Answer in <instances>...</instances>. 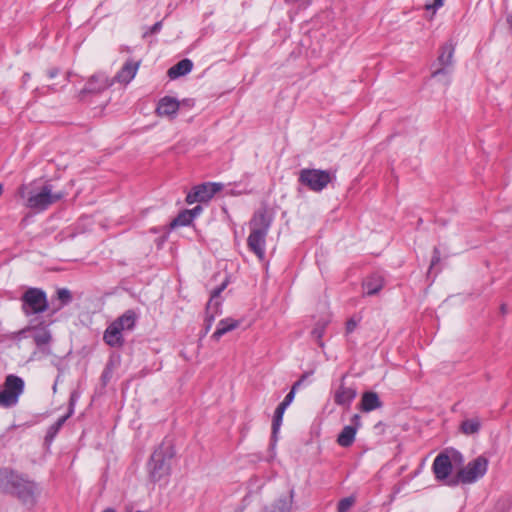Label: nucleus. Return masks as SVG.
<instances>
[{
	"label": "nucleus",
	"instance_id": "obj_25",
	"mask_svg": "<svg viewBox=\"0 0 512 512\" xmlns=\"http://www.w3.org/2000/svg\"><path fill=\"white\" fill-rule=\"evenodd\" d=\"M381 406L379 397L374 392H366L361 399V409L365 412H370Z\"/></svg>",
	"mask_w": 512,
	"mask_h": 512
},
{
	"label": "nucleus",
	"instance_id": "obj_40",
	"mask_svg": "<svg viewBox=\"0 0 512 512\" xmlns=\"http://www.w3.org/2000/svg\"><path fill=\"white\" fill-rule=\"evenodd\" d=\"M103 512H116V511L109 508V509L104 510Z\"/></svg>",
	"mask_w": 512,
	"mask_h": 512
},
{
	"label": "nucleus",
	"instance_id": "obj_27",
	"mask_svg": "<svg viewBox=\"0 0 512 512\" xmlns=\"http://www.w3.org/2000/svg\"><path fill=\"white\" fill-rule=\"evenodd\" d=\"M291 502L287 499H280L265 512H290Z\"/></svg>",
	"mask_w": 512,
	"mask_h": 512
},
{
	"label": "nucleus",
	"instance_id": "obj_1",
	"mask_svg": "<svg viewBox=\"0 0 512 512\" xmlns=\"http://www.w3.org/2000/svg\"><path fill=\"white\" fill-rule=\"evenodd\" d=\"M271 223L272 216L265 210L257 211L250 221L248 247L260 260L265 257L266 236Z\"/></svg>",
	"mask_w": 512,
	"mask_h": 512
},
{
	"label": "nucleus",
	"instance_id": "obj_31",
	"mask_svg": "<svg viewBox=\"0 0 512 512\" xmlns=\"http://www.w3.org/2000/svg\"><path fill=\"white\" fill-rule=\"evenodd\" d=\"M58 299L61 301V305H65L71 301L70 291L67 289H60L57 292Z\"/></svg>",
	"mask_w": 512,
	"mask_h": 512
},
{
	"label": "nucleus",
	"instance_id": "obj_2",
	"mask_svg": "<svg viewBox=\"0 0 512 512\" xmlns=\"http://www.w3.org/2000/svg\"><path fill=\"white\" fill-rule=\"evenodd\" d=\"M137 321V314L127 310L115 319L105 330L103 339L111 347H119L124 343L123 333L132 331Z\"/></svg>",
	"mask_w": 512,
	"mask_h": 512
},
{
	"label": "nucleus",
	"instance_id": "obj_5",
	"mask_svg": "<svg viewBox=\"0 0 512 512\" xmlns=\"http://www.w3.org/2000/svg\"><path fill=\"white\" fill-rule=\"evenodd\" d=\"M457 461H462V455L457 451H451L450 453H440L439 455H437L432 465L435 478L439 481L444 482V484L448 486L457 485L458 477H449L452 472V463Z\"/></svg>",
	"mask_w": 512,
	"mask_h": 512
},
{
	"label": "nucleus",
	"instance_id": "obj_24",
	"mask_svg": "<svg viewBox=\"0 0 512 512\" xmlns=\"http://www.w3.org/2000/svg\"><path fill=\"white\" fill-rule=\"evenodd\" d=\"M239 326V321L234 320L232 318H226L222 319L215 330V332L212 335V338L216 341H218L224 334H226L229 331L234 330Z\"/></svg>",
	"mask_w": 512,
	"mask_h": 512
},
{
	"label": "nucleus",
	"instance_id": "obj_13",
	"mask_svg": "<svg viewBox=\"0 0 512 512\" xmlns=\"http://www.w3.org/2000/svg\"><path fill=\"white\" fill-rule=\"evenodd\" d=\"M454 46L451 43H446L441 47L440 54L437 58L439 68L432 72V77H448L450 74L449 67L453 63Z\"/></svg>",
	"mask_w": 512,
	"mask_h": 512
},
{
	"label": "nucleus",
	"instance_id": "obj_26",
	"mask_svg": "<svg viewBox=\"0 0 512 512\" xmlns=\"http://www.w3.org/2000/svg\"><path fill=\"white\" fill-rule=\"evenodd\" d=\"M481 428V421L479 418L466 419L461 423L460 430L465 435H473L478 433Z\"/></svg>",
	"mask_w": 512,
	"mask_h": 512
},
{
	"label": "nucleus",
	"instance_id": "obj_34",
	"mask_svg": "<svg viewBox=\"0 0 512 512\" xmlns=\"http://www.w3.org/2000/svg\"><path fill=\"white\" fill-rule=\"evenodd\" d=\"M357 323L356 321H354L353 319L349 320L346 324V330L348 333L352 332L355 327H356Z\"/></svg>",
	"mask_w": 512,
	"mask_h": 512
},
{
	"label": "nucleus",
	"instance_id": "obj_4",
	"mask_svg": "<svg viewBox=\"0 0 512 512\" xmlns=\"http://www.w3.org/2000/svg\"><path fill=\"white\" fill-rule=\"evenodd\" d=\"M173 450L170 445H161L151 456L149 474L154 482L166 481L171 470Z\"/></svg>",
	"mask_w": 512,
	"mask_h": 512
},
{
	"label": "nucleus",
	"instance_id": "obj_32",
	"mask_svg": "<svg viewBox=\"0 0 512 512\" xmlns=\"http://www.w3.org/2000/svg\"><path fill=\"white\" fill-rule=\"evenodd\" d=\"M443 5H444V0H434L433 4L426 5V9L427 10H430V9L437 10V9L441 8Z\"/></svg>",
	"mask_w": 512,
	"mask_h": 512
},
{
	"label": "nucleus",
	"instance_id": "obj_23",
	"mask_svg": "<svg viewBox=\"0 0 512 512\" xmlns=\"http://www.w3.org/2000/svg\"><path fill=\"white\" fill-rule=\"evenodd\" d=\"M192 67L193 63L191 60L183 59L171 68H169L167 74L170 79H176L178 77L188 74L192 70Z\"/></svg>",
	"mask_w": 512,
	"mask_h": 512
},
{
	"label": "nucleus",
	"instance_id": "obj_21",
	"mask_svg": "<svg viewBox=\"0 0 512 512\" xmlns=\"http://www.w3.org/2000/svg\"><path fill=\"white\" fill-rule=\"evenodd\" d=\"M357 393L352 387H347L341 384L334 394V401L336 404L348 408L352 401L355 399Z\"/></svg>",
	"mask_w": 512,
	"mask_h": 512
},
{
	"label": "nucleus",
	"instance_id": "obj_29",
	"mask_svg": "<svg viewBox=\"0 0 512 512\" xmlns=\"http://www.w3.org/2000/svg\"><path fill=\"white\" fill-rule=\"evenodd\" d=\"M356 503L355 496H349L341 499L338 503L337 511L338 512H348L351 507Z\"/></svg>",
	"mask_w": 512,
	"mask_h": 512
},
{
	"label": "nucleus",
	"instance_id": "obj_22",
	"mask_svg": "<svg viewBox=\"0 0 512 512\" xmlns=\"http://www.w3.org/2000/svg\"><path fill=\"white\" fill-rule=\"evenodd\" d=\"M384 286V279L379 274H373L367 277L363 282V289L366 295L377 294Z\"/></svg>",
	"mask_w": 512,
	"mask_h": 512
},
{
	"label": "nucleus",
	"instance_id": "obj_7",
	"mask_svg": "<svg viewBox=\"0 0 512 512\" xmlns=\"http://www.w3.org/2000/svg\"><path fill=\"white\" fill-rule=\"evenodd\" d=\"M488 459L479 456L458 471V483L472 484L482 478L488 469Z\"/></svg>",
	"mask_w": 512,
	"mask_h": 512
},
{
	"label": "nucleus",
	"instance_id": "obj_12",
	"mask_svg": "<svg viewBox=\"0 0 512 512\" xmlns=\"http://www.w3.org/2000/svg\"><path fill=\"white\" fill-rule=\"evenodd\" d=\"M222 189L220 183H204L195 186L186 196V202L193 204L196 202H207Z\"/></svg>",
	"mask_w": 512,
	"mask_h": 512
},
{
	"label": "nucleus",
	"instance_id": "obj_9",
	"mask_svg": "<svg viewBox=\"0 0 512 512\" xmlns=\"http://www.w3.org/2000/svg\"><path fill=\"white\" fill-rule=\"evenodd\" d=\"M23 311L26 315L42 313L47 309L46 294L37 288L28 289L23 297Z\"/></svg>",
	"mask_w": 512,
	"mask_h": 512
},
{
	"label": "nucleus",
	"instance_id": "obj_8",
	"mask_svg": "<svg viewBox=\"0 0 512 512\" xmlns=\"http://www.w3.org/2000/svg\"><path fill=\"white\" fill-rule=\"evenodd\" d=\"M332 178L333 175L329 171L319 169H303L299 175V181L315 192L322 191Z\"/></svg>",
	"mask_w": 512,
	"mask_h": 512
},
{
	"label": "nucleus",
	"instance_id": "obj_38",
	"mask_svg": "<svg viewBox=\"0 0 512 512\" xmlns=\"http://www.w3.org/2000/svg\"><path fill=\"white\" fill-rule=\"evenodd\" d=\"M30 78V75L28 73H26L24 76H23V81L26 82L28 79Z\"/></svg>",
	"mask_w": 512,
	"mask_h": 512
},
{
	"label": "nucleus",
	"instance_id": "obj_16",
	"mask_svg": "<svg viewBox=\"0 0 512 512\" xmlns=\"http://www.w3.org/2000/svg\"><path fill=\"white\" fill-rule=\"evenodd\" d=\"M302 384V380L297 381L291 391L285 396L284 400L279 404V406L275 410L274 419H273V433H276L279 429L284 412L286 408L291 404L295 397V390Z\"/></svg>",
	"mask_w": 512,
	"mask_h": 512
},
{
	"label": "nucleus",
	"instance_id": "obj_3",
	"mask_svg": "<svg viewBox=\"0 0 512 512\" xmlns=\"http://www.w3.org/2000/svg\"><path fill=\"white\" fill-rule=\"evenodd\" d=\"M20 196L26 198V204L31 209L44 210L49 205L62 198L61 193H54L51 185H43L39 188L31 189L23 185L19 190Z\"/></svg>",
	"mask_w": 512,
	"mask_h": 512
},
{
	"label": "nucleus",
	"instance_id": "obj_39",
	"mask_svg": "<svg viewBox=\"0 0 512 512\" xmlns=\"http://www.w3.org/2000/svg\"><path fill=\"white\" fill-rule=\"evenodd\" d=\"M55 75H56V71H51V72L49 73V76H50L51 78L55 77Z\"/></svg>",
	"mask_w": 512,
	"mask_h": 512
},
{
	"label": "nucleus",
	"instance_id": "obj_35",
	"mask_svg": "<svg viewBox=\"0 0 512 512\" xmlns=\"http://www.w3.org/2000/svg\"><path fill=\"white\" fill-rule=\"evenodd\" d=\"M322 332H323V328H318V327H317V328H315V329L313 330V332H312V333H313V335H315L317 338H320V337H321V335H322Z\"/></svg>",
	"mask_w": 512,
	"mask_h": 512
},
{
	"label": "nucleus",
	"instance_id": "obj_10",
	"mask_svg": "<svg viewBox=\"0 0 512 512\" xmlns=\"http://www.w3.org/2000/svg\"><path fill=\"white\" fill-rule=\"evenodd\" d=\"M26 337H31L42 353H50L48 345L52 340V336L47 327H28L17 333L18 339Z\"/></svg>",
	"mask_w": 512,
	"mask_h": 512
},
{
	"label": "nucleus",
	"instance_id": "obj_33",
	"mask_svg": "<svg viewBox=\"0 0 512 512\" xmlns=\"http://www.w3.org/2000/svg\"><path fill=\"white\" fill-rule=\"evenodd\" d=\"M202 211V208L200 206H196L193 209L188 210V212L191 213V217L194 220L195 217H197Z\"/></svg>",
	"mask_w": 512,
	"mask_h": 512
},
{
	"label": "nucleus",
	"instance_id": "obj_11",
	"mask_svg": "<svg viewBox=\"0 0 512 512\" xmlns=\"http://www.w3.org/2000/svg\"><path fill=\"white\" fill-rule=\"evenodd\" d=\"M18 484L12 495L17 496L25 506L33 507L37 502V497L40 492L37 484L23 476H21Z\"/></svg>",
	"mask_w": 512,
	"mask_h": 512
},
{
	"label": "nucleus",
	"instance_id": "obj_30",
	"mask_svg": "<svg viewBox=\"0 0 512 512\" xmlns=\"http://www.w3.org/2000/svg\"><path fill=\"white\" fill-rule=\"evenodd\" d=\"M72 411H70L67 415L61 417L58 419V421L52 425L49 429V435L54 436L58 430L62 427V425L65 423V421L68 419V417L71 415Z\"/></svg>",
	"mask_w": 512,
	"mask_h": 512
},
{
	"label": "nucleus",
	"instance_id": "obj_18",
	"mask_svg": "<svg viewBox=\"0 0 512 512\" xmlns=\"http://www.w3.org/2000/svg\"><path fill=\"white\" fill-rule=\"evenodd\" d=\"M140 67V61L128 60L124 63L120 71L116 74L113 82L116 81L120 84L127 85L136 76Z\"/></svg>",
	"mask_w": 512,
	"mask_h": 512
},
{
	"label": "nucleus",
	"instance_id": "obj_36",
	"mask_svg": "<svg viewBox=\"0 0 512 512\" xmlns=\"http://www.w3.org/2000/svg\"><path fill=\"white\" fill-rule=\"evenodd\" d=\"M435 254H436V255H435V256L433 257V259H432L431 266H433L436 262H438V261H439V255H438V251H437V249H435Z\"/></svg>",
	"mask_w": 512,
	"mask_h": 512
},
{
	"label": "nucleus",
	"instance_id": "obj_19",
	"mask_svg": "<svg viewBox=\"0 0 512 512\" xmlns=\"http://www.w3.org/2000/svg\"><path fill=\"white\" fill-rule=\"evenodd\" d=\"M113 84V80L103 73L95 74L87 82L84 91L89 93L100 92Z\"/></svg>",
	"mask_w": 512,
	"mask_h": 512
},
{
	"label": "nucleus",
	"instance_id": "obj_28",
	"mask_svg": "<svg viewBox=\"0 0 512 512\" xmlns=\"http://www.w3.org/2000/svg\"><path fill=\"white\" fill-rule=\"evenodd\" d=\"M193 221L191 213L188 210L181 212L172 222L173 226H186Z\"/></svg>",
	"mask_w": 512,
	"mask_h": 512
},
{
	"label": "nucleus",
	"instance_id": "obj_15",
	"mask_svg": "<svg viewBox=\"0 0 512 512\" xmlns=\"http://www.w3.org/2000/svg\"><path fill=\"white\" fill-rule=\"evenodd\" d=\"M22 475L8 468L0 469V492L12 494Z\"/></svg>",
	"mask_w": 512,
	"mask_h": 512
},
{
	"label": "nucleus",
	"instance_id": "obj_14",
	"mask_svg": "<svg viewBox=\"0 0 512 512\" xmlns=\"http://www.w3.org/2000/svg\"><path fill=\"white\" fill-rule=\"evenodd\" d=\"M180 107V102L171 96L161 98L156 107V113L160 117L173 119L176 117Z\"/></svg>",
	"mask_w": 512,
	"mask_h": 512
},
{
	"label": "nucleus",
	"instance_id": "obj_41",
	"mask_svg": "<svg viewBox=\"0 0 512 512\" xmlns=\"http://www.w3.org/2000/svg\"><path fill=\"white\" fill-rule=\"evenodd\" d=\"M501 310H502L503 312H505V310H506L505 305H503V306L501 307Z\"/></svg>",
	"mask_w": 512,
	"mask_h": 512
},
{
	"label": "nucleus",
	"instance_id": "obj_17",
	"mask_svg": "<svg viewBox=\"0 0 512 512\" xmlns=\"http://www.w3.org/2000/svg\"><path fill=\"white\" fill-rule=\"evenodd\" d=\"M352 425L345 426L337 437V443L342 447H349L353 444L358 428L360 427L359 415H354Z\"/></svg>",
	"mask_w": 512,
	"mask_h": 512
},
{
	"label": "nucleus",
	"instance_id": "obj_37",
	"mask_svg": "<svg viewBox=\"0 0 512 512\" xmlns=\"http://www.w3.org/2000/svg\"><path fill=\"white\" fill-rule=\"evenodd\" d=\"M160 28H161V22H157V23L153 26V32L158 31Z\"/></svg>",
	"mask_w": 512,
	"mask_h": 512
},
{
	"label": "nucleus",
	"instance_id": "obj_20",
	"mask_svg": "<svg viewBox=\"0 0 512 512\" xmlns=\"http://www.w3.org/2000/svg\"><path fill=\"white\" fill-rule=\"evenodd\" d=\"M225 285H222L220 288L215 289L211 293V297L209 302L207 303V326L206 331H208L211 328L212 321L214 320L215 315L218 313V309L220 306L219 296L222 290L224 289Z\"/></svg>",
	"mask_w": 512,
	"mask_h": 512
},
{
	"label": "nucleus",
	"instance_id": "obj_6",
	"mask_svg": "<svg viewBox=\"0 0 512 512\" xmlns=\"http://www.w3.org/2000/svg\"><path fill=\"white\" fill-rule=\"evenodd\" d=\"M24 390V381L15 375L7 376L3 389L0 391V405L12 407L17 404Z\"/></svg>",
	"mask_w": 512,
	"mask_h": 512
}]
</instances>
